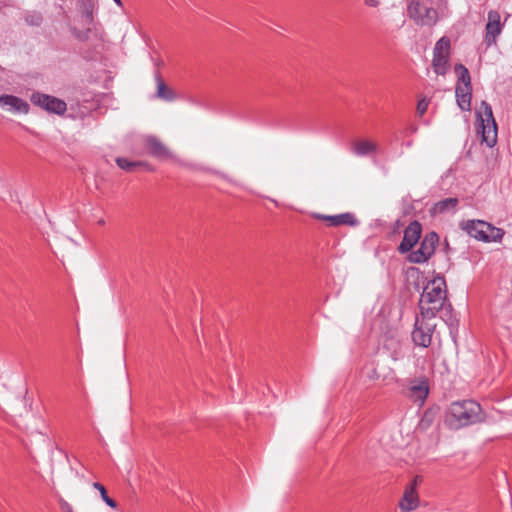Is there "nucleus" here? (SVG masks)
<instances>
[{
    "label": "nucleus",
    "mask_w": 512,
    "mask_h": 512,
    "mask_svg": "<svg viewBox=\"0 0 512 512\" xmlns=\"http://www.w3.org/2000/svg\"><path fill=\"white\" fill-rule=\"evenodd\" d=\"M446 300V282L443 277H435L429 281L421 294L419 306L424 318H432Z\"/></svg>",
    "instance_id": "obj_2"
},
{
    "label": "nucleus",
    "mask_w": 512,
    "mask_h": 512,
    "mask_svg": "<svg viewBox=\"0 0 512 512\" xmlns=\"http://www.w3.org/2000/svg\"><path fill=\"white\" fill-rule=\"evenodd\" d=\"M428 393V382L424 379L412 381L406 389L407 397L418 405H422L424 403Z\"/></svg>",
    "instance_id": "obj_14"
},
{
    "label": "nucleus",
    "mask_w": 512,
    "mask_h": 512,
    "mask_svg": "<svg viewBox=\"0 0 512 512\" xmlns=\"http://www.w3.org/2000/svg\"><path fill=\"white\" fill-rule=\"evenodd\" d=\"M93 487L95 489H97L99 492H100V495H101V498L102 500L111 508H116L117 507V503L115 500H113L112 498H110L107 494V491H106V488L98 483V482H95L93 483Z\"/></svg>",
    "instance_id": "obj_22"
},
{
    "label": "nucleus",
    "mask_w": 512,
    "mask_h": 512,
    "mask_svg": "<svg viewBox=\"0 0 512 512\" xmlns=\"http://www.w3.org/2000/svg\"><path fill=\"white\" fill-rule=\"evenodd\" d=\"M0 106L8 107V109L14 113L27 114L29 112V104L14 95H1Z\"/></svg>",
    "instance_id": "obj_17"
},
{
    "label": "nucleus",
    "mask_w": 512,
    "mask_h": 512,
    "mask_svg": "<svg viewBox=\"0 0 512 512\" xmlns=\"http://www.w3.org/2000/svg\"><path fill=\"white\" fill-rule=\"evenodd\" d=\"M58 503L62 512H76L73 506L63 497L58 498Z\"/></svg>",
    "instance_id": "obj_27"
},
{
    "label": "nucleus",
    "mask_w": 512,
    "mask_h": 512,
    "mask_svg": "<svg viewBox=\"0 0 512 512\" xmlns=\"http://www.w3.org/2000/svg\"><path fill=\"white\" fill-rule=\"evenodd\" d=\"M31 102L50 113L58 115L64 114L67 108L66 103L63 100L42 93H33L31 96Z\"/></svg>",
    "instance_id": "obj_10"
},
{
    "label": "nucleus",
    "mask_w": 512,
    "mask_h": 512,
    "mask_svg": "<svg viewBox=\"0 0 512 512\" xmlns=\"http://www.w3.org/2000/svg\"><path fill=\"white\" fill-rule=\"evenodd\" d=\"M502 26L500 22V14L497 11H490L488 13V22L486 25L485 42L487 46L495 44L496 38L500 35Z\"/></svg>",
    "instance_id": "obj_15"
},
{
    "label": "nucleus",
    "mask_w": 512,
    "mask_h": 512,
    "mask_svg": "<svg viewBox=\"0 0 512 512\" xmlns=\"http://www.w3.org/2000/svg\"><path fill=\"white\" fill-rule=\"evenodd\" d=\"M98 224H99V225H104V224H105V220H104V219L99 220V221H98Z\"/></svg>",
    "instance_id": "obj_31"
},
{
    "label": "nucleus",
    "mask_w": 512,
    "mask_h": 512,
    "mask_svg": "<svg viewBox=\"0 0 512 512\" xmlns=\"http://www.w3.org/2000/svg\"><path fill=\"white\" fill-rule=\"evenodd\" d=\"M471 237L483 242H499L504 236V230L482 220H468L460 224Z\"/></svg>",
    "instance_id": "obj_4"
},
{
    "label": "nucleus",
    "mask_w": 512,
    "mask_h": 512,
    "mask_svg": "<svg viewBox=\"0 0 512 512\" xmlns=\"http://www.w3.org/2000/svg\"><path fill=\"white\" fill-rule=\"evenodd\" d=\"M313 217L318 220H323L329 223L330 226L338 227V226H356L358 225V220L353 213L346 212L338 215H324L319 213H314Z\"/></svg>",
    "instance_id": "obj_13"
},
{
    "label": "nucleus",
    "mask_w": 512,
    "mask_h": 512,
    "mask_svg": "<svg viewBox=\"0 0 512 512\" xmlns=\"http://www.w3.org/2000/svg\"><path fill=\"white\" fill-rule=\"evenodd\" d=\"M450 40L447 37L440 38L433 50L432 66L436 74L445 75L449 69Z\"/></svg>",
    "instance_id": "obj_7"
},
{
    "label": "nucleus",
    "mask_w": 512,
    "mask_h": 512,
    "mask_svg": "<svg viewBox=\"0 0 512 512\" xmlns=\"http://www.w3.org/2000/svg\"><path fill=\"white\" fill-rule=\"evenodd\" d=\"M434 327V324H430L417 318L415 328L412 331L413 342L418 346L424 348L428 347L431 344Z\"/></svg>",
    "instance_id": "obj_11"
},
{
    "label": "nucleus",
    "mask_w": 512,
    "mask_h": 512,
    "mask_svg": "<svg viewBox=\"0 0 512 512\" xmlns=\"http://www.w3.org/2000/svg\"><path fill=\"white\" fill-rule=\"evenodd\" d=\"M455 71L459 74L458 82L455 88L457 104L461 110L470 111L472 86L469 71L465 66L461 64L455 66Z\"/></svg>",
    "instance_id": "obj_6"
},
{
    "label": "nucleus",
    "mask_w": 512,
    "mask_h": 512,
    "mask_svg": "<svg viewBox=\"0 0 512 512\" xmlns=\"http://www.w3.org/2000/svg\"><path fill=\"white\" fill-rule=\"evenodd\" d=\"M79 11L85 25H91L94 21V10H95V2L94 0H79Z\"/></svg>",
    "instance_id": "obj_20"
},
{
    "label": "nucleus",
    "mask_w": 512,
    "mask_h": 512,
    "mask_svg": "<svg viewBox=\"0 0 512 512\" xmlns=\"http://www.w3.org/2000/svg\"><path fill=\"white\" fill-rule=\"evenodd\" d=\"M477 120L479 121V132L482 136V141L488 147H493L497 142V124L495 122L492 108L486 102L482 101L479 109L476 112Z\"/></svg>",
    "instance_id": "obj_5"
},
{
    "label": "nucleus",
    "mask_w": 512,
    "mask_h": 512,
    "mask_svg": "<svg viewBox=\"0 0 512 512\" xmlns=\"http://www.w3.org/2000/svg\"><path fill=\"white\" fill-rule=\"evenodd\" d=\"M117 165L126 171H133V169L140 165L139 162H132L125 158H117L116 159Z\"/></svg>",
    "instance_id": "obj_23"
},
{
    "label": "nucleus",
    "mask_w": 512,
    "mask_h": 512,
    "mask_svg": "<svg viewBox=\"0 0 512 512\" xmlns=\"http://www.w3.org/2000/svg\"><path fill=\"white\" fill-rule=\"evenodd\" d=\"M377 143L371 140H355L351 144V151L356 156H368L377 151Z\"/></svg>",
    "instance_id": "obj_18"
},
{
    "label": "nucleus",
    "mask_w": 512,
    "mask_h": 512,
    "mask_svg": "<svg viewBox=\"0 0 512 512\" xmlns=\"http://www.w3.org/2000/svg\"><path fill=\"white\" fill-rule=\"evenodd\" d=\"M479 421H481V406L472 400L451 403L445 414V423L455 430Z\"/></svg>",
    "instance_id": "obj_1"
},
{
    "label": "nucleus",
    "mask_w": 512,
    "mask_h": 512,
    "mask_svg": "<svg viewBox=\"0 0 512 512\" xmlns=\"http://www.w3.org/2000/svg\"><path fill=\"white\" fill-rule=\"evenodd\" d=\"M155 81L157 85L156 95L158 98L165 101H173L176 99L175 92L165 84L161 76L156 75Z\"/></svg>",
    "instance_id": "obj_21"
},
{
    "label": "nucleus",
    "mask_w": 512,
    "mask_h": 512,
    "mask_svg": "<svg viewBox=\"0 0 512 512\" xmlns=\"http://www.w3.org/2000/svg\"><path fill=\"white\" fill-rule=\"evenodd\" d=\"M275 205H278V202L276 200H272Z\"/></svg>",
    "instance_id": "obj_33"
},
{
    "label": "nucleus",
    "mask_w": 512,
    "mask_h": 512,
    "mask_svg": "<svg viewBox=\"0 0 512 512\" xmlns=\"http://www.w3.org/2000/svg\"><path fill=\"white\" fill-rule=\"evenodd\" d=\"M428 106H429V100L426 99V98H423L421 100H419L418 104H417V108H416V111H417V114L421 117L423 116L427 109H428Z\"/></svg>",
    "instance_id": "obj_26"
},
{
    "label": "nucleus",
    "mask_w": 512,
    "mask_h": 512,
    "mask_svg": "<svg viewBox=\"0 0 512 512\" xmlns=\"http://www.w3.org/2000/svg\"><path fill=\"white\" fill-rule=\"evenodd\" d=\"M369 377L372 379H376L378 377V375L376 374V371L373 370L372 375H370Z\"/></svg>",
    "instance_id": "obj_30"
},
{
    "label": "nucleus",
    "mask_w": 512,
    "mask_h": 512,
    "mask_svg": "<svg viewBox=\"0 0 512 512\" xmlns=\"http://www.w3.org/2000/svg\"><path fill=\"white\" fill-rule=\"evenodd\" d=\"M118 5H121V1L120 0H114Z\"/></svg>",
    "instance_id": "obj_32"
},
{
    "label": "nucleus",
    "mask_w": 512,
    "mask_h": 512,
    "mask_svg": "<svg viewBox=\"0 0 512 512\" xmlns=\"http://www.w3.org/2000/svg\"><path fill=\"white\" fill-rule=\"evenodd\" d=\"M422 481L421 477L416 476L411 483H409L407 486H413L414 490H417L418 484Z\"/></svg>",
    "instance_id": "obj_28"
},
{
    "label": "nucleus",
    "mask_w": 512,
    "mask_h": 512,
    "mask_svg": "<svg viewBox=\"0 0 512 512\" xmlns=\"http://www.w3.org/2000/svg\"><path fill=\"white\" fill-rule=\"evenodd\" d=\"M420 505V497L413 486H406L399 502V508L402 512H411Z\"/></svg>",
    "instance_id": "obj_16"
},
{
    "label": "nucleus",
    "mask_w": 512,
    "mask_h": 512,
    "mask_svg": "<svg viewBox=\"0 0 512 512\" xmlns=\"http://www.w3.org/2000/svg\"><path fill=\"white\" fill-rule=\"evenodd\" d=\"M459 203L458 198L451 197L436 202L430 209L432 215L444 214L447 212L455 211Z\"/></svg>",
    "instance_id": "obj_19"
},
{
    "label": "nucleus",
    "mask_w": 512,
    "mask_h": 512,
    "mask_svg": "<svg viewBox=\"0 0 512 512\" xmlns=\"http://www.w3.org/2000/svg\"><path fill=\"white\" fill-rule=\"evenodd\" d=\"M366 5L376 7L379 4L378 0H365Z\"/></svg>",
    "instance_id": "obj_29"
},
{
    "label": "nucleus",
    "mask_w": 512,
    "mask_h": 512,
    "mask_svg": "<svg viewBox=\"0 0 512 512\" xmlns=\"http://www.w3.org/2000/svg\"><path fill=\"white\" fill-rule=\"evenodd\" d=\"M438 241L439 237L437 233H427L424 236L419 249L411 252L408 256V260L411 263H424L434 254Z\"/></svg>",
    "instance_id": "obj_9"
},
{
    "label": "nucleus",
    "mask_w": 512,
    "mask_h": 512,
    "mask_svg": "<svg viewBox=\"0 0 512 512\" xmlns=\"http://www.w3.org/2000/svg\"><path fill=\"white\" fill-rule=\"evenodd\" d=\"M26 23L32 26H39L42 22V17L38 13L28 14L25 17Z\"/></svg>",
    "instance_id": "obj_25"
},
{
    "label": "nucleus",
    "mask_w": 512,
    "mask_h": 512,
    "mask_svg": "<svg viewBox=\"0 0 512 512\" xmlns=\"http://www.w3.org/2000/svg\"><path fill=\"white\" fill-rule=\"evenodd\" d=\"M422 233V226L418 221H412L405 229L403 240L399 245L400 253L409 252L419 241Z\"/></svg>",
    "instance_id": "obj_12"
},
{
    "label": "nucleus",
    "mask_w": 512,
    "mask_h": 512,
    "mask_svg": "<svg viewBox=\"0 0 512 512\" xmlns=\"http://www.w3.org/2000/svg\"><path fill=\"white\" fill-rule=\"evenodd\" d=\"M409 16L418 25L432 26L438 20V13L432 7L420 3L419 1H413L408 7Z\"/></svg>",
    "instance_id": "obj_8"
},
{
    "label": "nucleus",
    "mask_w": 512,
    "mask_h": 512,
    "mask_svg": "<svg viewBox=\"0 0 512 512\" xmlns=\"http://www.w3.org/2000/svg\"><path fill=\"white\" fill-rule=\"evenodd\" d=\"M145 143H146V149H147L148 153L150 155H152L153 157L159 159V160H172L175 163H177L178 165L186 167V168H189L191 170L203 171V172H211V173H213V174H215V175H217V176H219V177H221V178H223L225 180H230L229 177L226 174H224V173H222L220 171L213 170V169L206 168V167H202V166L197 165V164L186 163V162L180 160L157 137L149 136V137L146 138Z\"/></svg>",
    "instance_id": "obj_3"
},
{
    "label": "nucleus",
    "mask_w": 512,
    "mask_h": 512,
    "mask_svg": "<svg viewBox=\"0 0 512 512\" xmlns=\"http://www.w3.org/2000/svg\"><path fill=\"white\" fill-rule=\"evenodd\" d=\"M92 32V28L87 27L85 30H78L76 28L72 29V33L75 38H77L80 41H87L90 37V33Z\"/></svg>",
    "instance_id": "obj_24"
}]
</instances>
